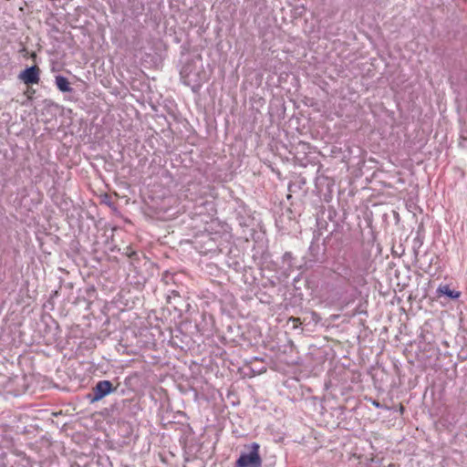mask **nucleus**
Returning <instances> with one entry per match:
<instances>
[{"instance_id": "8", "label": "nucleus", "mask_w": 467, "mask_h": 467, "mask_svg": "<svg viewBox=\"0 0 467 467\" xmlns=\"http://www.w3.org/2000/svg\"><path fill=\"white\" fill-rule=\"evenodd\" d=\"M373 405H374L375 407H377V408H379V407H380V404H379V402H378V401H373Z\"/></svg>"}, {"instance_id": "4", "label": "nucleus", "mask_w": 467, "mask_h": 467, "mask_svg": "<svg viewBox=\"0 0 467 467\" xmlns=\"http://www.w3.org/2000/svg\"><path fill=\"white\" fill-rule=\"evenodd\" d=\"M193 67H194V65L192 63L185 65L181 71L182 77L183 78H185V81L188 83L202 82L203 78L200 76V71H198L197 73H193L192 72Z\"/></svg>"}, {"instance_id": "7", "label": "nucleus", "mask_w": 467, "mask_h": 467, "mask_svg": "<svg viewBox=\"0 0 467 467\" xmlns=\"http://www.w3.org/2000/svg\"><path fill=\"white\" fill-rule=\"evenodd\" d=\"M289 320L293 322L295 327H296L297 324H301L300 318H298V317H292L289 318Z\"/></svg>"}, {"instance_id": "11", "label": "nucleus", "mask_w": 467, "mask_h": 467, "mask_svg": "<svg viewBox=\"0 0 467 467\" xmlns=\"http://www.w3.org/2000/svg\"><path fill=\"white\" fill-rule=\"evenodd\" d=\"M132 254H135V252H132L131 254H130L129 256H131Z\"/></svg>"}, {"instance_id": "6", "label": "nucleus", "mask_w": 467, "mask_h": 467, "mask_svg": "<svg viewBox=\"0 0 467 467\" xmlns=\"http://www.w3.org/2000/svg\"><path fill=\"white\" fill-rule=\"evenodd\" d=\"M446 294L451 297V298H457L460 296V293L459 292H455V291H452V290H449L447 288V291H446Z\"/></svg>"}, {"instance_id": "5", "label": "nucleus", "mask_w": 467, "mask_h": 467, "mask_svg": "<svg viewBox=\"0 0 467 467\" xmlns=\"http://www.w3.org/2000/svg\"><path fill=\"white\" fill-rule=\"evenodd\" d=\"M56 85L57 88L62 92H70L72 91V88L70 87V83L67 78L63 76L56 77Z\"/></svg>"}, {"instance_id": "1", "label": "nucleus", "mask_w": 467, "mask_h": 467, "mask_svg": "<svg viewBox=\"0 0 467 467\" xmlns=\"http://www.w3.org/2000/svg\"><path fill=\"white\" fill-rule=\"evenodd\" d=\"M261 465L259 445L255 442L251 444V451L248 453L241 454L235 463V467H261Z\"/></svg>"}, {"instance_id": "2", "label": "nucleus", "mask_w": 467, "mask_h": 467, "mask_svg": "<svg viewBox=\"0 0 467 467\" xmlns=\"http://www.w3.org/2000/svg\"><path fill=\"white\" fill-rule=\"evenodd\" d=\"M93 395L90 399V402L94 403L102 400L107 395L114 392L116 388L113 387L109 380H100L93 388Z\"/></svg>"}, {"instance_id": "3", "label": "nucleus", "mask_w": 467, "mask_h": 467, "mask_svg": "<svg viewBox=\"0 0 467 467\" xmlns=\"http://www.w3.org/2000/svg\"><path fill=\"white\" fill-rule=\"evenodd\" d=\"M39 73V67L37 66H32L20 72L18 78L26 85L37 84L40 80Z\"/></svg>"}, {"instance_id": "10", "label": "nucleus", "mask_w": 467, "mask_h": 467, "mask_svg": "<svg viewBox=\"0 0 467 467\" xmlns=\"http://www.w3.org/2000/svg\"><path fill=\"white\" fill-rule=\"evenodd\" d=\"M404 410V408L401 406L400 409V411H403Z\"/></svg>"}, {"instance_id": "9", "label": "nucleus", "mask_w": 467, "mask_h": 467, "mask_svg": "<svg viewBox=\"0 0 467 467\" xmlns=\"http://www.w3.org/2000/svg\"><path fill=\"white\" fill-rule=\"evenodd\" d=\"M200 76L204 79V73L200 72Z\"/></svg>"}]
</instances>
